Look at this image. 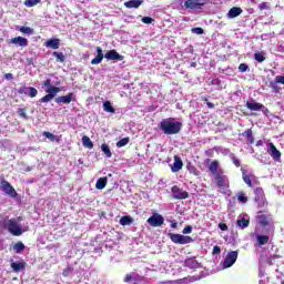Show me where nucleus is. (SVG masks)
<instances>
[{
  "label": "nucleus",
  "mask_w": 284,
  "mask_h": 284,
  "mask_svg": "<svg viewBox=\"0 0 284 284\" xmlns=\"http://www.w3.org/2000/svg\"><path fill=\"white\" fill-rule=\"evenodd\" d=\"M159 128L162 130L163 134H179V132L183 130V123L176 121L174 118H166L159 123Z\"/></svg>",
  "instance_id": "f257e3e1"
},
{
  "label": "nucleus",
  "mask_w": 284,
  "mask_h": 284,
  "mask_svg": "<svg viewBox=\"0 0 284 284\" xmlns=\"http://www.w3.org/2000/svg\"><path fill=\"white\" fill-rule=\"evenodd\" d=\"M97 57L91 60V65H99L101 61H103V57L108 59V61H123L124 57L121 55L116 50H110L103 55V49L101 47H97Z\"/></svg>",
  "instance_id": "f03ea898"
},
{
  "label": "nucleus",
  "mask_w": 284,
  "mask_h": 284,
  "mask_svg": "<svg viewBox=\"0 0 284 284\" xmlns=\"http://www.w3.org/2000/svg\"><path fill=\"white\" fill-rule=\"evenodd\" d=\"M23 221V219L21 216H18L17 219H10V220H6L2 222V227L4 230H8V232H10V234H12L13 236H21V234H23V229H21V226L19 225V223H21Z\"/></svg>",
  "instance_id": "7ed1b4c3"
},
{
  "label": "nucleus",
  "mask_w": 284,
  "mask_h": 284,
  "mask_svg": "<svg viewBox=\"0 0 284 284\" xmlns=\"http://www.w3.org/2000/svg\"><path fill=\"white\" fill-rule=\"evenodd\" d=\"M168 236L172 241V243H175V245H187L190 243H194V239H192V236L190 235L169 233Z\"/></svg>",
  "instance_id": "20e7f679"
},
{
  "label": "nucleus",
  "mask_w": 284,
  "mask_h": 284,
  "mask_svg": "<svg viewBox=\"0 0 284 284\" xmlns=\"http://www.w3.org/2000/svg\"><path fill=\"white\" fill-rule=\"evenodd\" d=\"M254 202L258 207H267V199L265 197V191L258 186L254 190Z\"/></svg>",
  "instance_id": "39448f33"
},
{
  "label": "nucleus",
  "mask_w": 284,
  "mask_h": 284,
  "mask_svg": "<svg viewBox=\"0 0 284 284\" xmlns=\"http://www.w3.org/2000/svg\"><path fill=\"white\" fill-rule=\"evenodd\" d=\"M215 176V183L219 190H225L230 187V179L223 173V170H220Z\"/></svg>",
  "instance_id": "423d86ee"
},
{
  "label": "nucleus",
  "mask_w": 284,
  "mask_h": 284,
  "mask_svg": "<svg viewBox=\"0 0 284 284\" xmlns=\"http://www.w3.org/2000/svg\"><path fill=\"white\" fill-rule=\"evenodd\" d=\"M207 3H210V0H185L184 8H186V10H201L203 6H207Z\"/></svg>",
  "instance_id": "0eeeda50"
},
{
  "label": "nucleus",
  "mask_w": 284,
  "mask_h": 284,
  "mask_svg": "<svg viewBox=\"0 0 284 284\" xmlns=\"http://www.w3.org/2000/svg\"><path fill=\"white\" fill-rule=\"evenodd\" d=\"M0 190L1 192H4V194H7L8 196H11V199H17V196H19L17 190H14V186H12V184H10V182H8L7 180H2L0 182Z\"/></svg>",
  "instance_id": "6e6552de"
},
{
  "label": "nucleus",
  "mask_w": 284,
  "mask_h": 284,
  "mask_svg": "<svg viewBox=\"0 0 284 284\" xmlns=\"http://www.w3.org/2000/svg\"><path fill=\"white\" fill-rule=\"evenodd\" d=\"M239 258V251H231L227 253L226 257L222 262V266L224 270H227L236 263V260Z\"/></svg>",
  "instance_id": "1a4fd4ad"
},
{
  "label": "nucleus",
  "mask_w": 284,
  "mask_h": 284,
  "mask_svg": "<svg viewBox=\"0 0 284 284\" xmlns=\"http://www.w3.org/2000/svg\"><path fill=\"white\" fill-rule=\"evenodd\" d=\"M45 92H47V95L40 99V103H50V101L54 99V97H57L59 92H61V89L59 87H50L45 89Z\"/></svg>",
  "instance_id": "9d476101"
},
{
  "label": "nucleus",
  "mask_w": 284,
  "mask_h": 284,
  "mask_svg": "<svg viewBox=\"0 0 284 284\" xmlns=\"http://www.w3.org/2000/svg\"><path fill=\"white\" fill-rule=\"evenodd\" d=\"M171 192H172L173 199H175L176 201H183L185 199H189L190 196V193L179 187V185L172 186Z\"/></svg>",
  "instance_id": "9b49d317"
},
{
  "label": "nucleus",
  "mask_w": 284,
  "mask_h": 284,
  "mask_svg": "<svg viewBox=\"0 0 284 284\" xmlns=\"http://www.w3.org/2000/svg\"><path fill=\"white\" fill-rule=\"evenodd\" d=\"M151 227H161L163 223H165V219L163 215L159 213H154L152 216H150L146 221Z\"/></svg>",
  "instance_id": "f8f14e48"
},
{
  "label": "nucleus",
  "mask_w": 284,
  "mask_h": 284,
  "mask_svg": "<svg viewBox=\"0 0 284 284\" xmlns=\"http://www.w3.org/2000/svg\"><path fill=\"white\" fill-rule=\"evenodd\" d=\"M72 101H77L73 92L68 93L67 95H61L55 99V103H64L65 105L72 103Z\"/></svg>",
  "instance_id": "ddd939ff"
},
{
  "label": "nucleus",
  "mask_w": 284,
  "mask_h": 284,
  "mask_svg": "<svg viewBox=\"0 0 284 284\" xmlns=\"http://www.w3.org/2000/svg\"><path fill=\"white\" fill-rule=\"evenodd\" d=\"M271 221H272V215L270 214L265 215L263 214V212H260V214L257 215V223L262 227H268Z\"/></svg>",
  "instance_id": "4468645a"
},
{
  "label": "nucleus",
  "mask_w": 284,
  "mask_h": 284,
  "mask_svg": "<svg viewBox=\"0 0 284 284\" xmlns=\"http://www.w3.org/2000/svg\"><path fill=\"white\" fill-rule=\"evenodd\" d=\"M9 43H12L13 45H19L20 48H28V39L21 36L12 38Z\"/></svg>",
  "instance_id": "2eb2a0df"
},
{
  "label": "nucleus",
  "mask_w": 284,
  "mask_h": 284,
  "mask_svg": "<svg viewBox=\"0 0 284 284\" xmlns=\"http://www.w3.org/2000/svg\"><path fill=\"white\" fill-rule=\"evenodd\" d=\"M184 267H189V270H199L201 264L196 261V257H189L184 261Z\"/></svg>",
  "instance_id": "dca6fc26"
},
{
  "label": "nucleus",
  "mask_w": 284,
  "mask_h": 284,
  "mask_svg": "<svg viewBox=\"0 0 284 284\" xmlns=\"http://www.w3.org/2000/svg\"><path fill=\"white\" fill-rule=\"evenodd\" d=\"M45 48H51L52 50H59L61 45V39L59 38H53L49 39L44 42Z\"/></svg>",
  "instance_id": "f3484780"
},
{
  "label": "nucleus",
  "mask_w": 284,
  "mask_h": 284,
  "mask_svg": "<svg viewBox=\"0 0 284 284\" xmlns=\"http://www.w3.org/2000/svg\"><path fill=\"white\" fill-rule=\"evenodd\" d=\"M246 108L247 110H251V112H261V110H263V108H265V105H263L262 103L255 102V101H247L246 102Z\"/></svg>",
  "instance_id": "a211bd4d"
},
{
  "label": "nucleus",
  "mask_w": 284,
  "mask_h": 284,
  "mask_svg": "<svg viewBox=\"0 0 284 284\" xmlns=\"http://www.w3.org/2000/svg\"><path fill=\"white\" fill-rule=\"evenodd\" d=\"M270 151H271V156L274 161H281V151L276 149V145L274 143L268 144Z\"/></svg>",
  "instance_id": "6ab92c4d"
},
{
  "label": "nucleus",
  "mask_w": 284,
  "mask_h": 284,
  "mask_svg": "<svg viewBox=\"0 0 284 284\" xmlns=\"http://www.w3.org/2000/svg\"><path fill=\"white\" fill-rule=\"evenodd\" d=\"M240 14H243V9L241 7H233L230 9L227 17L229 19H236Z\"/></svg>",
  "instance_id": "aec40b11"
},
{
  "label": "nucleus",
  "mask_w": 284,
  "mask_h": 284,
  "mask_svg": "<svg viewBox=\"0 0 284 284\" xmlns=\"http://www.w3.org/2000/svg\"><path fill=\"white\" fill-rule=\"evenodd\" d=\"M183 170V160L179 158V155H174V163L172 166V172H179Z\"/></svg>",
  "instance_id": "412c9836"
},
{
  "label": "nucleus",
  "mask_w": 284,
  "mask_h": 284,
  "mask_svg": "<svg viewBox=\"0 0 284 284\" xmlns=\"http://www.w3.org/2000/svg\"><path fill=\"white\" fill-rule=\"evenodd\" d=\"M11 268L16 273L23 272V270H26V262L24 261L12 262L11 263Z\"/></svg>",
  "instance_id": "4be33fe9"
},
{
  "label": "nucleus",
  "mask_w": 284,
  "mask_h": 284,
  "mask_svg": "<svg viewBox=\"0 0 284 284\" xmlns=\"http://www.w3.org/2000/svg\"><path fill=\"white\" fill-rule=\"evenodd\" d=\"M141 6H143V0H129L126 2H124V7L132 9V8H141Z\"/></svg>",
  "instance_id": "5701e85b"
},
{
  "label": "nucleus",
  "mask_w": 284,
  "mask_h": 284,
  "mask_svg": "<svg viewBox=\"0 0 284 284\" xmlns=\"http://www.w3.org/2000/svg\"><path fill=\"white\" fill-rule=\"evenodd\" d=\"M219 168H220V164H219L217 160H214L210 163L209 170H210L211 174H213V176H216V174H219V172L221 171V170H219Z\"/></svg>",
  "instance_id": "b1692460"
},
{
  "label": "nucleus",
  "mask_w": 284,
  "mask_h": 284,
  "mask_svg": "<svg viewBox=\"0 0 284 284\" xmlns=\"http://www.w3.org/2000/svg\"><path fill=\"white\" fill-rule=\"evenodd\" d=\"M242 136L250 143L251 145L254 143V134L252 133V129L246 130L242 133Z\"/></svg>",
  "instance_id": "393cba45"
},
{
  "label": "nucleus",
  "mask_w": 284,
  "mask_h": 284,
  "mask_svg": "<svg viewBox=\"0 0 284 284\" xmlns=\"http://www.w3.org/2000/svg\"><path fill=\"white\" fill-rule=\"evenodd\" d=\"M52 57H55L57 63H65V54L63 52L53 51Z\"/></svg>",
  "instance_id": "a878e982"
},
{
  "label": "nucleus",
  "mask_w": 284,
  "mask_h": 284,
  "mask_svg": "<svg viewBox=\"0 0 284 284\" xmlns=\"http://www.w3.org/2000/svg\"><path fill=\"white\" fill-rule=\"evenodd\" d=\"M108 185V178H100L97 183H95V187L97 190H104V187Z\"/></svg>",
  "instance_id": "bb28decb"
},
{
  "label": "nucleus",
  "mask_w": 284,
  "mask_h": 284,
  "mask_svg": "<svg viewBox=\"0 0 284 284\" xmlns=\"http://www.w3.org/2000/svg\"><path fill=\"white\" fill-rule=\"evenodd\" d=\"M256 241L260 246L267 245V243H270V236L268 235H257Z\"/></svg>",
  "instance_id": "cd10ccee"
},
{
  "label": "nucleus",
  "mask_w": 284,
  "mask_h": 284,
  "mask_svg": "<svg viewBox=\"0 0 284 284\" xmlns=\"http://www.w3.org/2000/svg\"><path fill=\"white\" fill-rule=\"evenodd\" d=\"M82 144L84 148H88V150H92L94 148V143H92V140L88 135L82 136Z\"/></svg>",
  "instance_id": "c85d7f7f"
},
{
  "label": "nucleus",
  "mask_w": 284,
  "mask_h": 284,
  "mask_svg": "<svg viewBox=\"0 0 284 284\" xmlns=\"http://www.w3.org/2000/svg\"><path fill=\"white\" fill-rule=\"evenodd\" d=\"M103 110H104V112H110L111 114H114L116 112L114 106H112V102H110V101H105L103 103Z\"/></svg>",
  "instance_id": "c756f323"
},
{
  "label": "nucleus",
  "mask_w": 284,
  "mask_h": 284,
  "mask_svg": "<svg viewBox=\"0 0 284 284\" xmlns=\"http://www.w3.org/2000/svg\"><path fill=\"white\" fill-rule=\"evenodd\" d=\"M134 220L130 215H124L120 219V225H132Z\"/></svg>",
  "instance_id": "7c9ffc66"
},
{
  "label": "nucleus",
  "mask_w": 284,
  "mask_h": 284,
  "mask_svg": "<svg viewBox=\"0 0 284 284\" xmlns=\"http://www.w3.org/2000/svg\"><path fill=\"white\" fill-rule=\"evenodd\" d=\"M236 225L241 227L242 230H245V227H250V220H245V217H242L236 221Z\"/></svg>",
  "instance_id": "2f4dec72"
},
{
  "label": "nucleus",
  "mask_w": 284,
  "mask_h": 284,
  "mask_svg": "<svg viewBox=\"0 0 284 284\" xmlns=\"http://www.w3.org/2000/svg\"><path fill=\"white\" fill-rule=\"evenodd\" d=\"M13 250H14L16 254H21V252H23V250H26V244H23V242H17L13 245Z\"/></svg>",
  "instance_id": "473e14b6"
},
{
  "label": "nucleus",
  "mask_w": 284,
  "mask_h": 284,
  "mask_svg": "<svg viewBox=\"0 0 284 284\" xmlns=\"http://www.w3.org/2000/svg\"><path fill=\"white\" fill-rule=\"evenodd\" d=\"M19 32H21L22 34H34V29L30 28V27H20L18 28Z\"/></svg>",
  "instance_id": "72a5a7b5"
},
{
  "label": "nucleus",
  "mask_w": 284,
  "mask_h": 284,
  "mask_svg": "<svg viewBox=\"0 0 284 284\" xmlns=\"http://www.w3.org/2000/svg\"><path fill=\"white\" fill-rule=\"evenodd\" d=\"M200 277L197 276H189L184 277L182 280H179V283L187 284V283H195V281H199Z\"/></svg>",
  "instance_id": "f704fd0d"
},
{
  "label": "nucleus",
  "mask_w": 284,
  "mask_h": 284,
  "mask_svg": "<svg viewBox=\"0 0 284 284\" xmlns=\"http://www.w3.org/2000/svg\"><path fill=\"white\" fill-rule=\"evenodd\" d=\"M101 150L104 152L106 159H112V151H110V146H108V144H102Z\"/></svg>",
  "instance_id": "c9c22d12"
},
{
  "label": "nucleus",
  "mask_w": 284,
  "mask_h": 284,
  "mask_svg": "<svg viewBox=\"0 0 284 284\" xmlns=\"http://www.w3.org/2000/svg\"><path fill=\"white\" fill-rule=\"evenodd\" d=\"M237 201L239 203H247L248 199H247V195H245V192L241 191L237 193Z\"/></svg>",
  "instance_id": "e433bc0d"
},
{
  "label": "nucleus",
  "mask_w": 284,
  "mask_h": 284,
  "mask_svg": "<svg viewBox=\"0 0 284 284\" xmlns=\"http://www.w3.org/2000/svg\"><path fill=\"white\" fill-rule=\"evenodd\" d=\"M41 0H24L26 8H34Z\"/></svg>",
  "instance_id": "4c0bfd02"
},
{
  "label": "nucleus",
  "mask_w": 284,
  "mask_h": 284,
  "mask_svg": "<svg viewBox=\"0 0 284 284\" xmlns=\"http://www.w3.org/2000/svg\"><path fill=\"white\" fill-rule=\"evenodd\" d=\"M254 59L257 61V63H263V61H265V54L262 52H256L254 53Z\"/></svg>",
  "instance_id": "58836bf2"
},
{
  "label": "nucleus",
  "mask_w": 284,
  "mask_h": 284,
  "mask_svg": "<svg viewBox=\"0 0 284 284\" xmlns=\"http://www.w3.org/2000/svg\"><path fill=\"white\" fill-rule=\"evenodd\" d=\"M130 143V138H123L122 140L116 142V148H125Z\"/></svg>",
  "instance_id": "ea45409f"
},
{
  "label": "nucleus",
  "mask_w": 284,
  "mask_h": 284,
  "mask_svg": "<svg viewBox=\"0 0 284 284\" xmlns=\"http://www.w3.org/2000/svg\"><path fill=\"white\" fill-rule=\"evenodd\" d=\"M268 88H272V90L276 93L281 92V88H278L277 81H271Z\"/></svg>",
  "instance_id": "a19ab883"
},
{
  "label": "nucleus",
  "mask_w": 284,
  "mask_h": 284,
  "mask_svg": "<svg viewBox=\"0 0 284 284\" xmlns=\"http://www.w3.org/2000/svg\"><path fill=\"white\" fill-rule=\"evenodd\" d=\"M17 112L21 119H24L26 121H28V113H26V109L19 108Z\"/></svg>",
  "instance_id": "79ce46f5"
},
{
  "label": "nucleus",
  "mask_w": 284,
  "mask_h": 284,
  "mask_svg": "<svg viewBox=\"0 0 284 284\" xmlns=\"http://www.w3.org/2000/svg\"><path fill=\"white\" fill-rule=\"evenodd\" d=\"M37 94H39V91L34 87H29V97L31 99H34V97H37Z\"/></svg>",
  "instance_id": "37998d69"
},
{
  "label": "nucleus",
  "mask_w": 284,
  "mask_h": 284,
  "mask_svg": "<svg viewBox=\"0 0 284 284\" xmlns=\"http://www.w3.org/2000/svg\"><path fill=\"white\" fill-rule=\"evenodd\" d=\"M43 136H45V139H49L50 141H54L57 139V135L48 131L43 132Z\"/></svg>",
  "instance_id": "c03bdc74"
},
{
  "label": "nucleus",
  "mask_w": 284,
  "mask_h": 284,
  "mask_svg": "<svg viewBox=\"0 0 284 284\" xmlns=\"http://www.w3.org/2000/svg\"><path fill=\"white\" fill-rule=\"evenodd\" d=\"M243 181L248 187H252V179L250 175H243Z\"/></svg>",
  "instance_id": "a18cd8bd"
},
{
  "label": "nucleus",
  "mask_w": 284,
  "mask_h": 284,
  "mask_svg": "<svg viewBox=\"0 0 284 284\" xmlns=\"http://www.w3.org/2000/svg\"><path fill=\"white\" fill-rule=\"evenodd\" d=\"M193 34H204L205 30L201 27H196L192 29Z\"/></svg>",
  "instance_id": "49530a36"
},
{
  "label": "nucleus",
  "mask_w": 284,
  "mask_h": 284,
  "mask_svg": "<svg viewBox=\"0 0 284 284\" xmlns=\"http://www.w3.org/2000/svg\"><path fill=\"white\" fill-rule=\"evenodd\" d=\"M247 70H250V67H248L247 64L241 63V64L239 65V71H240V72H247Z\"/></svg>",
  "instance_id": "de8ad7c7"
},
{
  "label": "nucleus",
  "mask_w": 284,
  "mask_h": 284,
  "mask_svg": "<svg viewBox=\"0 0 284 284\" xmlns=\"http://www.w3.org/2000/svg\"><path fill=\"white\" fill-rule=\"evenodd\" d=\"M260 10H270V2H262L258 4Z\"/></svg>",
  "instance_id": "09e8293b"
},
{
  "label": "nucleus",
  "mask_w": 284,
  "mask_h": 284,
  "mask_svg": "<svg viewBox=\"0 0 284 284\" xmlns=\"http://www.w3.org/2000/svg\"><path fill=\"white\" fill-rule=\"evenodd\" d=\"M231 161L235 168H241V160H239L236 156L231 158Z\"/></svg>",
  "instance_id": "8fccbe9b"
},
{
  "label": "nucleus",
  "mask_w": 284,
  "mask_h": 284,
  "mask_svg": "<svg viewBox=\"0 0 284 284\" xmlns=\"http://www.w3.org/2000/svg\"><path fill=\"white\" fill-rule=\"evenodd\" d=\"M28 90H29L28 87H20L18 89V94H28Z\"/></svg>",
  "instance_id": "3c124183"
},
{
  "label": "nucleus",
  "mask_w": 284,
  "mask_h": 284,
  "mask_svg": "<svg viewBox=\"0 0 284 284\" xmlns=\"http://www.w3.org/2000/svg\"><path fill=\"white\" fill-rule=\"evenodd\" d=\"M182 234H192V225H186L183 229Z\"/></svg>",
  "instance_id": "603ef678"
},
{
  "label": "nucleus",
  "mask_w": 284,
  "mask_h": 284,
  "mask_svg": "<svg viewBox=\"0 0 284 284\" xmlns=\"http://www.w3.org/2000/svg\"><path fill=\"white\" fill-rule=\"evenodd\" d=\"M152 21H154V19H152L150 17H143L142 18V23L150 24V23H152Z\"/></svg>",
  "instance_id": "864d4df0"
},
{
  "label": "nucleus",
  "mask_w": 284,
  "mask_h": 284,
  "mask_svg": "<svg viewBox=\"0 0 284 284\" xmlns=\"http://www.w3.org/2000/svg\"><path fill=\"white\" fill-rule=\"evenodd\" d=\"M43 85H44V88H53L52 87V80H50V79H47L44 82H43Z\"/></svg>",
  "instance_id": "5fc2aeb1"
},
{
  "label": "nucleus",
  "mask_w": 284,
  "mask_h": 284,
  "mask_svg": "<svg viewBox=\"0 0 284 284\" xmlns=\"http://www.w3.org/2000/svg\"><path fill=\"white\" fill-rule=\"evenodd\" d=\"M219 227H220V230H221L222 232H227V224L221 222V223L219 224Z\"/></svg>",
  "instance_id": "6e6d98bb"
},
{
  "label": "nucleus",
  "mask_w": 284,
  "mask_h": 284,
  "mask_svg": "<svg viewBox=\"0 0 284 284\" xmlns=\"http://www.w3.org/2000/svg\"><path fill=\"white\" fill-rule=\"evenodd\" d=\"M4 79H6L7 81H12V80L14 79V75H12V73H6V74H4Z\"/></svg>",
  "instance_id": "4d7b16f0"
},
{
  "label": "nucleus",
  "mask_w": 284,
  "mask_h": 284,
  "mask_svg": "<svg viewBox=\"0 0 284 284\" xmlns=\"http://www.w3.org/2000/svg\"><path fill=\"white\" fill-rule=\"evenodd\" d=\"M212 254H221V246H214Z\"/></svg>",
  "instance_id": "13d9d810"
},
{
  "label": "nucleus",
  "mask_w": 284,
  "mask_h": 284,
  "mask_svg": "<svg viewBox=\"0 0 284 284\" xmlns=\"http://www.w3.org/2000/svg\"><path fill=\"white\" fill-rule=\"evenodd\" d=\"M132 281V274H126L124 277V283H130Z\"/></svg>",
  "instance_id": "bf43d9fd"
},
{
  "label": "nucleus",
  "mask_w": 284,
  "mask_h": 284,
  "mask_svg": "<svg viewBox=\"0 0 284 284\" xmlns=\"http://www.w3.org/2000/svg\"><path fill=\"white\" fill-rule=\"evenodd\" d=\"M204 101L206 102L207 108H210L211 110L214 108V103L210 102L207 98L204 99Z\"/></svg>",
  "instance_id": "052dcab7"
},
{
  "label": "nucleus",
  "mask_w": 284,
  "mask_h": 284,
  "mask_svg": "<svg viewBox=\"0 0 284 284\" xmlns=\"http://www.w3.org/2000/svg\"><path fill=\"white\" fill-rule=\"evenodd\" d=\"M144 280H145V277L139 276V278L134 280L133 284H139V283H141V281H144Z\"/></svg>",
  "instance_id": "680f3d73"
},
{
  "label": "nucleus",
  "mask_w": 284,
  "mask_h": 284,
  "mask_svg": "<svg viewBox=\"0 0 284 284\" xmlns=\"http://www.w3.org/2000/svg\"><path fill=\"white\" fill-rule=\"evenodd\" d=\"M171 227H173V230H176L178 223H176V222H172V223H171Z\"/></svg>",
  "instance_id": "e2e57ef3"
},
{
  "label": "nucleus",
  "mask_w": 284,
  "mask_h": 284,
  "mask_svg": "<svg viewBox=\"0 0 284 284\" xmlns=\"http://www.w3.org/2000/svg\"><path fill=\"white\" fill-rule=\"evenodd\" d=\"M256 145L260 146V145H263V140H260L256 142Z\"/></svg>",
  "instance_id": "0e129e2a"
},
{
  "label": "nucleus",
  "mask_w": 284,
  "mask_h": 284,
  "mask_svg": "<svg viewBox=\"0 0 284 284\" xmlns=\"http://www.w3.org/2000/svg\"><path fill=\"white\" fill-rule=\"evenodd\" d=\"M191 68H196V62H192Z\"/></svg>",
  "instance_id": "69168bd1"
},
{
  "label": "nucleus",
  "mask_w": 284,
  "mask_h": 284,
  "mask_svg": "<svg viewBox=\"0 0 284 284\" xmlns=\"http://www.w3.org/2000/svg\"><path fill=\"white\" fill-rule=\"evenodd\" d=\"M281 284H284V281Z\"/></svg>",
  "instance_id": "338daca9"
}]
</instances>
